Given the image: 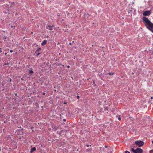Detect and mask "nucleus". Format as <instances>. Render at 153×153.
Returning <instances> with one entry per match:
<instances>
[{
    "label": "nucleus",
    "mask_w": 153,
    "mask_h": 153,
    "mask_svg": "<svg viewBox=\"0 0 153 153\" xmlns=\"http://www.w3.org/2000/svg\"><path fill=\"white\" fill-rule=\"evenodd\" d=\"M69 44L70 45H72V43L71 42H69Z\"/></svg>",
    "instance_id": "nucleus-17"
},
{
    "label": "nucleus",
    "mask_w": 153,
    "mask_h": 153,
    "mask_svg": "<svg viewBox=\"0 0 153 153\" xmlns=\"http://www.w3.org/2000/svg\"><path fill=\"white\" fill-rule=\"evenodd\" d=\"M47 42V40H44L43 42L41 43V45L42 46H44L46 44Z\"/></svg>",
    "instance_id": "nucleus-6"
},
{
    "label": "nucleus",
    "mask_w": 153,
    "mask_h": 153,
    "mask_svg": "<svg viewBox=\"0 0 153 153\" xmlns=\"http://www.w3.org/2000/svg\"><path fill=\"white\" fill-rule=\"evenodd\" d=\"M72 42H73V43L74 42V41H72Z\"/></svg>",
    "instance_id": "nucleus-32"
},
{
    "label": "nucleus",
    "mask_w": 153,
    "mask_h": 153,
    "mask_svg": "<svg viewBox=\"0 0 153 153\" xmlns=\"http://www.w3.org/2000/svg\"><path fill=\"white\" fill-rule=\"evenodd\" d=\"M32 128H33V127H31V129H32Z\"/></svg>",
    "instance_id": "nucleus-31"
},
{
    "label": "nucleus",
    "mask_w": 153,
    "mask_h": 153,
    "mask_svg": "<svg viewBox=\"0 0 153 153\" xmlns=\"http://www.w3.org/2000/svg\"><path fill=\"white\" fill-rule=\"evenodd\" d=\"M15 95H17V94H15Z\"/></svg>",
    "instance_id": "nucleus-30"
},
{
    "label": "nucleus",
    "mask_w": 153,
    "mask_h": 153,
    "mask_svg": "<svg viewBox=\"0 0 153 153\" xmlns=\"http://www.w3.org/2000/svg\"><path fill=\"white\" fill-rule=\"evenodd\" d=\"M64 104H67V103H66V102H64Z\"/></svg>",
    "instance_id": "nucleus-27"
},
{
    "label": "nucleus",
    "mask_w": 153,
    "mask_h": 153,
    "mask_svg": "<svg viewBox=\"0 0 153 153\" xmlns=\"http://www.w3.org/2000/svg\"><path fill=\"white\" fill-rule=\"evenodd\" d=\"M11 27L12 28V27H13V25H11Z\"/></svg>",
    "instance_id": "nucleus-25"
},
{
    "label": "nucleus",
    "mask_w": 153,
    "mask_h": 153,
    "mask_svg": "<svg viewBox=\"0 0 153 153\" xmlns=\"http://www.w3.org/2000/svg\"><path fill=\"white\" fill-rule=\"evenodd\" d=\"M5 55H6V54H7V53H5Z\"/></svg>",
    "instance_id": "nucleus-33"
},
{
    "label": "nucleus",
    "mask_w": 153,
    "mask_h": 153,
    "mask_svg": "<svg viewBox=\"0 0 153 153\" xmlns=\"http://www.w3.org/2000/svg\"><path fill=\"white\" fill-rule=\"evenodd\" d=\"M59 44V43H58V45Z\"/></svg>",
    "instance_id": "nucleus-35"
},
{
    "label": "nucleus",
    "mask_w": 153,
    "mask_h": 153,
    "mask_svg": "<svg viewBox=\"0 0 153 153\" xmlns=\"http://www.w3.org/2000/svg\"><path fill=\"white\" fill-rule=\"evenodd\" d=\"M13 52V51L12 50H11L10 51V53H12Z\"/></svg>",
    "instance_id": "nucleus-16"
},
{
    "label": "nucleus",
    "mask_w": 153,
    "mask_h": 153,
    "mask_svg": "<svg viewBox=\"0 0 153 153\" xmlns=\"http://www.w3.org/2000/svg\"><path fill=\"white\" fill-rule=\"evenodd\" d=\"M143 19L144 22V24L146 27L149 30L153 33V23L151 22L146 17H143Z\"/></svg>",
    "instance_id": "nucleus-1"
},
{
    "label": "nucleus",
    "mask_w": 153,
    "mask_h": 153,
    "mask_svg": "<svg viewBox=\"0 0 153 153\" xmlns=\"http://www.w3.org/2000/svg\"><path fill=\"white\" fill-rule=\"evenodd\" d=\"M131 150L134 153H142L143 151V150L140 148H137L136 150L132 148Z\"/></svg>",
    "instance_id": "nucleus-2"
},
{
    "label": "nucleus",
    "mask_w": 153,
    "mask_h": 153,
    "mask_svg": "<svg viewBox=\"0 0 153 153\" xmlns=\"http://www.w3.org/2000/svg\"><path fill=\"white\" fill-rule=\"evenodd\" d=\"M63 121H66V119H63Z\"/></svg>",
    "instance_id": "nucleus-24"
},
{
    "label": "nucleus",
    "mask_w": 153,
    "mask_h": 153,
    "mask_svg": "<svg viewBox=\"0 0 153 153\" xmlns=\"http://www.w3.org/2000/svg\"><path fill=\"white\" fill-rule=\"evenodd\" d=\"M3 39L4 41H5L6 39V37L4 36V37H3Z\"/></svg>",
    "instance_id": "nucleus-13"
},
{
    "label": "nucleus",
    "mask_w": 153,
    "mask_h": 153,
    "mask_svg": "<svg viewBox=\"0 0 153 153\" xmlns=\"http://www.w3.org/2000/svg\"><path fill=\"white\" fill-rule=\"evenodd\" d=\"M86 146L87 147H88L89 146V145L88 144H87Z\"/></svg>",
    "instance_id": "nucleus-21"
},
{
    "label": "nucleus",
    "mask_w": 153,
    "mask_h": 153,
    "mask_svg": "<svg viewBox=\"0 0 153 153\" xmlns=\"http://www.w3.org/2000/svg\"><path fill=\"white\" fill-rule=\"evenodd\" d=\"M77 97L78 99H79V96H77Z\"/></svg>",
    "instance_id": "nucleus-22"
},
{
    "label": "nucleus",
    "mask_w": 153,
    "mask_h": 153,
    "mask_svg": "<svg viewBox=\"0 0 153 153\" xmlns=\"http://www.w3.org/2000/svg\"><path fill=\"white\" fill-rule=\"evenodd\" d=\"M108 74L110 75H113L114 74V73L112 72L109 73Z\"/></svg>",
    "instance_id": "nucleus-10"
},
{
    "label": "nucleus",
    "mask_w": 153,
    "mask_h": 153,
    "mask_svg": "<svg viewBox=\"0 0 153 153\" xmlns=\"http://www.w3.org/2000/svg\"><path fill=\"white\" fill-rule=\"evenodd\" d=\"M41 49V48H39L37 49V50L36 51V52L39 51Z\"/></svg>",
    "instance_id": "nucleus-9"
},
{
    "label": "nucleus",
    "mask_w": 153,
    "mask_h": 153,
    "mask_svg": "<svg viewBox=\"0 0 153 153\" xmlns=\"http://www.w3.org/2000/svg\"><path fill=\"white\" fill-rule=\"evenodd\" d=\"M0 49H1V50H0V52L1 53L2 52V51L1 50V48Z\"/></svg>",
    "instance_id": "nucleus-23"
},
{
    "label": "nucleus",
    "mask_w": 153,
    "mask_h": 153,
    "mask_svg": "<svg viewBox=\"0 0 153 153\" xmlns=\"http://www.w3.org/2000/svg\"><path fill=\"white\" fill-rule=\"evenodd\" d=\"M53 26H51L50 25H47L46 26V28L50 30H51L53 29Z\"/></svg>",
    "instance_id": "nucleus-5"
},
{
    "label": "nucleus",
    "mask_w": 153,
    "mask_h": 153,
    "mask_svg": "<svg viewBox=\"0 0 153 153\" xmlns=\"http://www.w3.org/2000/svg\"><path fill=\"white\" fill-rule=\"evenodd\" d=\"M125 153H130V152L128 151H126L125 152Z\"/></svg>",
    "instance_id": "nucleus-14"
},
{
    "label": "nucleus",
    "mask_w": 153,
    "mask_h": 153,
    "mask_svg": "<svg viewBox=\"0 0 153 153\" xmlns=\"http://www.w3.org/2000/svg\"><path fill=\"white\" fill-rule=\"evenodd\" d=\"M135 143L137 145L139 146V147H141L144 144V142L141 141H137L135 142Z\"/></svg>",
    "instance_id": "nucleus-3"
},
{
    "label": "nucleus",
    "mask_w": 153,
    "mask_h": 153,
    "mask_svg": "<svg viewBox=\"0 0 153 153\" xmlns=\"http://www.w3.org/2000/svg\"><path fill=\"white\" fill-rule=\"evenodd\" d=\"M40 54V53H38L37 54V56L39 55Z\"/></svg>",
    "instance_id": "nucleus-19"
},
{
    "label": "nucleus",
    "mask_w": 153,
    "mask_h": 153,
    "mask_svg": "<svg viewBox=\"0 0 153 153\" xmlns=\"http://www.w3.org/2000/svg\"><path fill=\"white\" fill-rule=\"evenodd\" d=\"M151 99H153V97H151Z\"/></svg>",
    "instance_id": "nucleus-28"
},
{
    "label": "nucleus",
    "mask_w": 153,
    "mask_h": 153,
    "mask_svg": "<svg viewBox=\"0 0 153 153\" xmlns=\"http://www.w3.org/2000/svg\"><path fill=\"white\" fill-rule=\"evenodd\" d=\"M152 152H152H153V149L151 150L150 152Z\"/></svg>",
    "instance_id": "nucleus-20"
},
{
    "label": "nucleus",
    "mask_w": 153,
    "mask_h": 153,
    "mask_svg": "<svg viewBox=\"0 0 153 153\" xmlns=\"http://www.w3.org/2000/svg\"><path fill=\"white\" fill-rule=\"evenodd\" d=\"M45 92H43V93H42V95H45Z\"/></svg>",
    "instance_id": "nucleus-15"
},
{
    "label": "nucleus",
    "mask_w": 153,
    "mask_h": 153,
    "mask_svg": "<svg viewBox=\"0 0 153 153\" xmlns=\"http://www.w3.org/2000/svg\"><path fill=\"white\" fill-rule=\"evenodd\" d=\"M33 73V71L32 70H30L29 71V73L30 74H32Z\"/></svg>",
    "instance_id": "nucleus-11"
},
{
    "label": "nucleus",
    "mask_w": 153,
    "mask_h": 153,
    "mask_svg": "<svg viewBox=\"0 0 153 153\" xmlns=\"http://www.w3.org/2000/svg\"><path fill=\"white\" fill-rule=\"evenodd\" d=\"M9 64V63H5L4 64L5 65H8Z\"/></svg>",
    "instance_id": "nucleus-18"
},
{
    "label": "nucleus",
    "mask_w": 153,
    "mask_h": 153,
    "mask_svg": "<svg viewBox=\"0 0 153 153\" xmlns=\"http://www.w3.org/2000/svg\"><path fill=\"white\" fill-rule=\"evenodd\" d=\"M47 1H49V0H47Z\"/></svg>",
    "instance_id": "nucleus-36"
},
{
    "label": "nucleus",
    "mask_w": 153,
    "mask_h": 153,
    "mask_svg": "<svg viewBox=\"0 0 153 153\" xmlns=\"http://www.w3.org/2000/svg\"><path fill=\"white\" fill-rule=\"evenodd\" d=\"M11 79H10V81L11 82Z\"/></svg>",
    "instance_id": "nucleus-29"
},
{
    "label": "nucleus",
    "mask_w": 153,
    "mask_h": 153,
    "mask_svg": "<svg viewBox=\"0 0 153 153\" xmlns=\"http://www.w3.org/2000/svg\"><path fill=\"white\" fill-rule=\"evenodd\" d=\"M152 143L153 144V140L152 141Z\"/></svg>",
    "instance_id": "nucleus-34"
},
{
    "label": "nucleus",
    "mask_w": 153,
    "mask_h": 153,
    "mask_svg": "<svg viewBox=\"0 0 153 153\" xmlns=\"http://www.w3.org/2000/svg\"><path fill=\"white\" fill-rule=\"evenodd\" d=\"M118 119L119 120H121V118H120V116H119L118 117Z\"/></svg>",
    "instance_id": "nucleus-12"
},
{
    "label": "nucleus",
    "mask_w": 153,
    "mask_h": 153,
    "mask_svg": "<svg viewBox=\"0 0 153 153\" xmlns=\"http://www.w3.org/2000/svg\"><path fill=\"white\" fill-rule=\"evenodd\" d=\"M67 67L68 68H69L70 67V66L69 65H68V66Z\"/></svg>",
    "instance_id": "nucleus-26"
},
{
    "label": "nucleus",
    "mask_w": 153,
    "mask_h": 153,
    "mask_svg": "<svg viewBox=\"0 0 153 153\" xmlns=\"http://www.w3.org/2000/svg\"><path fill=\"white\" fill-rule=\"evenodd\" d=\"M151 13V11H146L143 12V16H148Z\"/></svg>",
    "instance_id": "nucleus-4"
},
{
    "label": "nucleus",
    "mask_w": 153,
    "mask_h": 153,
    "mask_svg": "<svg viewBox=\"0 0 153 153\" xmlns=\"http://www.w3.org/2000/svg\"><path fill=\"white\" fill-rule=\"evenodd\" d=\"M113 150L111 148L108 151V153H113Z\"/></svg>",
    "instance_id": "nucleus-8"
},
{
    "label": "nucleus",
    "mask_w": 153,
    "mask_h": 153,
    "mask_svg": "<svg viewBox=\"0 0 153 153\" xmlns=\"http://www.w3.org/2000/svg\"><path fill=\"white\" fill-rule=\"evenodd\" d=\"M36 147H33V148H32L30 151V153H32L33 151L36 150Z\"/></svg>",
    "instance_id": "nucleus-7"
}]
</instances>
